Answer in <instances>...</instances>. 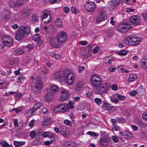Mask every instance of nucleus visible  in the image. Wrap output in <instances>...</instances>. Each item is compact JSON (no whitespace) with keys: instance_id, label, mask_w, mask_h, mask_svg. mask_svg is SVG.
Returning <instances> with one entry per match:
<instances>
[{"instance_id":"nucleus-1","label":"nucleus","mask_w":147,"mask_h":147,"mask_svg":"<svg viewBox=\"0 0 147 147\" xmlns=\"http://www.w3.org/2000/svg\"><path fill=\"white\" fill-rule=\"evenodd\" d=\"M30 32V30L28 26H22L18 29L15 36L16 39L20 41L26 36L28 35Z\"/></svg>"},{"instance_id":"nucleus-2","label":"nucleus","mask_w":147,"mask_h":147,"mask_svg":"<svg viewBox=\"0 0 147 147\" xmlns=\"http://www.w3.org/2000/svg\"><path fill=\"white\" fill-rule=\"evenodd\" d=\"M32 89L33 92L36 94H38L41 92L42 85L40 78H36L32 81Z\"/></svg>"},{"instance_id":"nucleus-3","label":"nucleus","mask_w":147,"mask_h":147,"mask_svg":"<svg viewBox=\"0 0 147 147\" xmlns=\"http://www.w3.org/2000/svg\"><path fill=\"white\" fill-rule=\"evenodd\" d=\"M63 72L65 82L68 85L73 84L75 79L74 74L71 72L70 70L68 69H64Z\"/></svg>"},{"instance_id":"nucleus-4","label":"nucleus","mask_w":147,"mask_h":147,"mask_svg":"<svg viewBox=\"0 0 147 147\" xmlns=\"http://www.w3.org/2000/svg\"><path fill=\"white\" fill-rule=\"evenodd\" d=\"M90 82L92 86L98 87L102 84V79L98 74H93L91 76Z\"/></svg>"},{"instance_id":"nucleus-5","label":"nucleus","mask_w":147,"mask_h":147,"mask_svg":"<svg viewBox=\"0 0 147 147\" xmlns=\"http://www.w3.org/2000/svg\"><path fill=\"white\" fill-rule=\"evenodd\" d=\"M124 42L126 45L128 44L130 45H134L138 44L140 40V38H137L132 36H126L124 39Z\"/></svg>"},{"instance_id":"nucleus-6","label":"nucleus","mask_w":147,"mask_h":147,"mask_svg":"<svg viewBox=\"0 0 147 147\" xmlns=\"http://www.w3.org/2000/svg\"><path fill=\"white\" fill-rule=\"evenodd\" d=\"M74 108V107L72 105L71 103H69L67 105L62 104L59 106L56 107L54 108L53 111L54 113H56L61 111L66 112L68 111L69 109H72Z\"/></svg>"},{"instance_id":"nucleus-7","label":"nucleus","mask_w":147,"mask_h":147,"mask_svg":"<svg viewBox=\"0 0 147 147\" xmlns=\"http://www.w3.org/2000/svg\"><path fill=\"white\" fill-rule=\"evenodd\" d=\"M131 27V25L129 24L125 23L124 24L118 25L117 27V29L119 32L122 33H124L128 31Z\"/></svg>"},{"instance_id":"nucleus-8","label":"nucleus","mask_w":147,"mask_h":147,"mask_svg":"<svg viewBox=\"0 0 147 147\" xmlns=\"http://www.w3.org/2000/svg\"><path fill=\"white\" fill-rule=\"evenodd\" d=\"M59 91L61 93V96L59 99V101L62 102L67 100L70 95L69 91L63 87L60 88Z\"/></svg>"},{"instance_id":"nucleus-9","label":"nucleus","mask_w":147,"mask_h":147,"mask_svg":"<svg viewBox=\"0 0 147 147\" xmlns=\"http://www.w3.org/2000/svg\"><path fill=\"white\" fill-rule=\"evenodd\" d=\"M42 106V103L38 102H36L34 105L33 107L30 109L28 111V114H30L31 116L34 115L36 111L39 109Z\"/></svg>"},{"instance_id":"nucleus-10","label":"nucleus","mask_w":147,"mask_h":147,"mask_svg":"<svg viewBox=\"0 0 147 147\" xmlns=\"http://www.w3.org/2000/svg\"><path fill=\"white\" fill-rule=\"evenodd\" d=\"M67 35L65 32L61 31L58 33L57 38L60 43L65 42L66 39Z\"/></svg>"},{"instance_id":"nucleus-11","label":"nucleus","mask_w":147,"mask_h":147,"mask_svg":"<svg viewBox=\"0 0 147 147\" xmlns=\"http://www.w3.org/2000/svg\"><path fill=\"white\" fill-rule=\"evenodd\" d=\"M85 8L88 12H92L95 9V4L93 2L87 1L85 5Z\"/></svg>"},{"instance_id":"nucleus-12","label":"nucleus","mask_w":147,"mask_h":147,"mask_svg":"<svg viewBox=\"0 0 147 147\" xmlns=\"http://www.w3.org/2000/svg\"><path fill=\"white\" fill-rule=\"evenodd\" d=\"M60 133L64 137H68L69 136V130L66 126H63L59 128Z\"/></svg>"},{"instance_id":"nucleus-13","label":"nucleus","mask_w":147,"mask_h":147,"mask_svg":"<svg viewBox=\"0 0 147 147\" xmlns=\"http://www.w3.org/2000/svg\"><path fill=\"white\" fill-rule=\"evenodd\" d=\"M110 138L104 137L100 138L99 140V143L100 145L104 146H107L109 143Z\"/></svg>"},{"instance_id":"nucleus-14","label":"nucleus","mask_w":147,"mask_h":147,"mask_svg":"<svg viewBox=\"0 0 147 147\" xmlns=\"http://www.w3.org/2000/svg\"><path fill=\"white\" fill-rule=\"evenodd\" d=\"M129 20L131 23L134 26L138 25L140 22V20L138 19L136 16H133L130 17Z\"/></svg>"},{"instance_id":"nucleus-15","label":"nucleus","mask_w":147,"mask_h":147,"mask_svg":"<svg viewBox=\"0 0 147 147\" xmlns=\"http://www.w3.org/2000/svg\"><path fill=\"white\" fill-rule=\"evenodd\" d=\"M49 42L50 44L53 47L55 48H58L60 46L61 44L57 38H54L50 39Z\"/></svg>"},{"instance_id":"nucleus-16","label":"nucleus","mask_w":147,"mask_h":147,"mask_svg":"<svg viewBox=\"0 0 147 147\" xmlns=\"http://www.w3.org/2000/svg\"><path fill=\"white\" fill-rule=\"evenodd\" d=\"M54 95L55 94L47 90V93L45 96V100L48 102L51 101L54 97Z\"/></svg>"},{"instance_id":"nucleus-17","label":"nucleus","mask_w":147,"mask_h":147,"mask_svg":"<svg viewBox=\"0 0 147 147\" xmlns=\"http://www.w3.org/2000/svg\"><path fill=\"white\" fill-rule=\"evenodd\" d=\"M48 90L55 94V93L58 91L59 88L58 86H57L55 85H52L49 87V89H48Z\"/></svg>"},{"instance_id":"nucleus-18","label":"nucleus","mask_w":147,"mask_h":147,"mask_svg":"<svg viewBox=\"0 0 147 147\" xmlns=\"http://www.w3.org/2000/svg\"><path fill=\"white\" fill-rule=\"evenodd\" d=\"M30 14V10L27 9L25 8L22 9L21 16L22 18H24L29 16Z\"/></svg>"},{"instance_id":"nucleus-19","label":"nucleus","mask_w":147,"mask_h":147,"mask_svg":"<svg viewBox=\"0 0 147 147\" xmlns=\"http://www.w3.org/2000/svg\"><path fill=\"white\" fill-rule=\"evenodd\" d=\"M64 144L66 147H76L77 144L72 141H65Z\"/></svg>"},{"instance_id":"nucleus-20","label":"nucleus","mask_w":147,"mask_h":147,"mask_svg":"<svg viewBox=\"0 0 147 147\" xmlns=\"http://www.w3.org/2000/svg\"><path fill=\"white\" fill-rule=\"evenodd\" d=\"M42 20L43 22H46L45 20L46 18L51 16L50 12L47 11H44L42 13Z\"/></svg>"},{"instance_id":"nucleus-21","label":"nucleus","mask_w":147,"mask_h":147,"mask_svg":"<svg viewBox=\"0 0 147 147\" xmlns=\"http://www.w3.org/2000/svg\"><path fill=\"white\" fill-rule=\"evenodd\" d=\"M110 87L109 84H107L104 85V86L100 88L102 94L106 93L109 90Z\"/></svg>"},{"instance_id":"nucleus-22","label":"nucleus","mask_w":147,"mask_h":147,"mask_svg":"<svg viewBox=\"0 0 147 147\" xmlns=\"http://www.w3.org/2000/svg\"><path fill=\"white\" fill-rule=\"evenodd\" d=\"M106 17L103 13L99 14L98 17L96 18V21L98 22H100L104 20Z\"/></svg>"},{"instance_id":"nucleus-23","label":"nucleus","mask_w":147,"mask_h":147,"mask_svg":"<svg viewBox=\"0 0 147 147\" xmlns=\"http://www.w3.org/2000/svg\"><path fill=\"white\" fill-rule=\"evenodd\" d=\"M114 107L111 106V105L105 102L104 103L102 107V109L106 110H110L112 108Z\"/></svg>"},{"instance_id":"nucleus-24","label":"nucleus","mask_w":147,"mask_h":147,"mask_svg":"<svg viewBox=\"0 0 147 147\" xmlns=\"http://www.w3.org/2000/svg\"><path fill=\"white\" fill-rule=\"evenodd\" d=\"M33 40L35 42H38L40 44L42 43V41L40 40V35L38 34H36L32 36Z\"/></svg>"},{"instance_id":"nucleus-25","label":"nucleus","mask_w":147,"mask_h":147,"mask_svg":"<svg viewBox=\"0 0 147 147\" xmlns=\"http://www.w3.org/2000/svg\"><path fill=\"white\" fill-rule=\"evenodd\" d=\"M84 85V83L83 82L80 81L76 88V91L78 92L80 91Z\"/></svg>"},{"instance_id":"nucleus-26","label":"nucleus","mask_w":147,"mask_h":147,"mask_svg":"<svg viewBox=\"0 0 147 147\" xmlns=\"http://www.w3.org/2000/svg\"><path fill=\"white\" fill-rule=\"evenodd\" d=\"M51 119L50 118L47 117L45 118L42 121V123L45 126H48L51 123Z\"/></svg>"},{"instance_id":"nucleus-27","label":"nucleus","mask_w":147,"mask_h":147,"mask_svg":"<svg viewBox=\"0 0 147 147\" xmlns=\"http://www.w3.org/2000/svg\"><path fill=\"white\" fill-rule=\"evenodd\" d=\"M141 65L143 68L145 69L147 67V58H143L142 59Z\"/></svg>"},{"instance_id":"nucleus-28","label":"nucleus","mask_w":147,"mask_h":147,"mask_svg":"<svg viewBox=\"0 0 147 147\" xmlns=\"http://www.w3.org/2000/svg\"><path fill=\"white\" fill-rule=\"evenodd\" d=\"M137 76L135 74H131L129 76L128 80V82H132L134 81L137 78Z\"/></svg>"},{"instance_id":"nucleus-29","label":"nucleus","mask_w":147,"mask_h":147,"mask_svg":"<svg viewBox=\"0 0 147 147\" xmlns=\"http://www.w3.org/2000/svg\"><path fill=\"white\" fill-rule=\"evenodd\" d=\"M136 123L141 127H145L147 126V123H144L141 120H138L136 121Z\"/></svg>"},{"instance_id":"nucleus-30","label":"nucleus","mask_w":147,"mask_h":147,"mask_svg":"<svg viewBox=\"0 0 147 147\" xmlns=\"http://www.w3.org/2000/svg\"><path fill=\"white\" fill-rule=\"evenodd\" d=\"M124 134L125 137L127 139H130L133 138V136L130 131H125Z\"/></svg>"},{"instance_id":"nucleus-31","label":"nucleus","mask_w":147,"mask_h":147,"mask_svg":"<svg viewBox=\"0 0 147 147\" xmlns=\"http://www.w3.org/2000/svg\"><path fill=\"white\" fill-rule=\"evenodd\" d=\"M32 22L34 24L35 22H38L39 21V19L36 14L34 13L32 16Z\"/></svg>"},{"instance_id":"nucleus-32","label":"nucleus","mask_w":147,"mask_h":147,"mask_svg":"<svg viewBox=\"0 0 147 147\" xmlns=\"http://www.w3.org/2000/svg\"><path fill=\"white\" fill-rule=\"evenodd\" d=\"M114 59V57L112 56H109L108 57H106L105 58V63H108L111 64V62L113 59Z\"/></svg>"},{"instance_id":"nucleus-33","label":"nucleus","mask_w":147,"mask_h":147,"mask_svg":"<svg viewBox=\"0 0 147 147\" xmlns=\"http://www.w3.org/2000/svg\"><path fill=\"white\" fill-rule=\"evenodd\" d=\"M24 3L23 0H17L16 2V7L18 8H21L23 5Z\"/></svg>"},{"instance_id":"nucleus-34","label":"nucleus","mask_w":147,"mask_h":147,"mask_svg":"<svg viewBox=\"0 0 147 147\" xmlns=\"http://www.w3.org/2000/svg\"><path fill=\"white\" fill-rule=\"evenodd\" d=\"M55 23L56 25L58 27L60 28L62 26V21L59 18L55 20Z\"/></svg>"},{"instance_id":"nucleus-35","label":"nucleus","mask_w":147,"mask_h":147,"mask_svg":"<svg viewBox=\"0 0 147 147\" xmlns=\"http://www.w3.org/2000/svg\"><path fill=\"white\" fill-rule=\"evenodd\" d=\"M0 144L3 147H12L11 145H9L5 141H1L0 142Z\"/></svg>"},{"instance_id":"nucleus-36","label":"nucleus","mask_w":147,"mask_h":147,"mask_svg":"<svg viewBox=\"0 0 147 147\" xmlns=\"http://www.w3.org/2000/svg\"><path fill=\"white\" fill-rule=\"evenodd\" d=\"M119 3L114 0H113L110 5L111 7L113 9H114Z\"/></svg>"},{"instance_id":"nucleus-37","label":"nucleus","mask_w":147,"mask_h":147,"mask_svg":"<svg viewBox=\"0 0 147 147\" xmlns=\"http://www.w3.org/2000/svg\"><path fill=\"white\" fill-rule=\"evenodd\" d=\"M3 42L5 46L10 47L13 44V41H3Z\"/></svg>"},{"instance_id":"nucleus-38","label":"nucleus","mask_w":147,"mask_h":147,"mask_svg":"<svg viewBox=\"0 0 147 147\" xmlns=\"http://www.w3.org/2000/svg\"><path fill=\"white\" fill-rule=\"evenodd\" d=\"M50 55L53 57L55 58L56 59H59L60 58V55L59 54H56L54 52H52Z\"/></svg>"},{"instance_id":"nucleus-39","label":"nucleus","mask_w":147,"mask_h":147,"mask_svg":"<svg viewBox=\"0 0 147 147\" xmlns=\"http://www.w3.org/2000/svg\"><path fill=\"white\" fill-rule=\"evenodd\" d=\"M10 15V13L7 12L4 16H3L2 19L5 21H6L9 18Z\"/></svg>"},{"instance_id":"nucleus-40","label":"nucleus","mask_w":147,"mask_h":147,"mask_svg":"<svg viewBox=\"0 0 147 147\" xmlns=\"http://www.w3.org/2000/svg\"><path fill=\"white\" fill-rule=\"evenodd\" d=\"M110 100L112 102L115 104L118 103L119 102V99L117 98H116L115 96H114L111 97Z\"/></svg>"},{"instance_id":"nucleus-41","label":"nucleus","mask_w":147,"mask_h":147,"mask_svg":"<svg viewBox=\"0 0 147 147\" xmlns=\"http://www.w3.org/2000/svg\"><path fill=\"white\" fill-rule=\"evenodd\" d=\"M115 96L119 100H124L125 99V96H124L121 95L118 93H116Z\"/></svg>"},{"instance_id":"nucleus-42","label":"nucleus","mask_w":147,"mask_h":147,"mask_svg":"<svg viewBox=\"0 0 147 147\" xmlns=\"http://www.w3.org/2000/svg\"><path fill=\"white\" fill-rule=\"evenodd\" d=\"M71 11L72 13L76 14L79 12V10L77 9L76 7L73 6L71 8Z\"/></svg>"},{"instance_id":"nucleus-43","label":"nucleus","mask_w":147,"mask_h":147,"mask_svg":"<svg viewBox=\"0 0 147 147\" xmlns=\"http://www.w3.org/2000/svg\"><path fill=\"white\" fill-rule=\"evenodd\" d=\"M26 79V78L24 76H21L18 78V81L17 82L18 83L21 82H23Z\"/></svg>"},{"instance_id":"nucleus-44","label":"nucleus","mask_w":147,"mask_h":147,"mask_svg":"<svg viewBox=\"0 0 147 147\" xmlns=\"http://www.w3.org/2000/svg\"><path fill=\"white\" fill-rule=\"evenodd\" d=\"M3 41H13L11 38L9 36H5L4 37Z\"/></svg>"},{"instance_id":"nucleus-45","label":"nucleus","mask_w":147,"mask_h":147,"mask_svg":"<svg viewBox=\"0 0 147 147\" xmlns=\"http://www.w3.org/2000/svg\"><path fill=\"white\" fill-rule=\"evenodd\" d=\"M138 92L139 93H142L144 91V89H143V86L140 85L137 89V92Z\"/></svg>"},{"instance_id":"nucleus-46","label":"nucleus","mask_w":147,"mask_h":147,"mask_svg":"<svg viewBox=\"0 0 147 147\" xmlns=\"http://www.w3.org/2000/svg\"><path fill=\"white\" fill-rule=\"evenodd\" d=\"M94 101L97 105H99L102 102V100L98 98H96L94 99Z\"/></svg>"},{"instance_id":"nucleus-47","label":"nucleus","mask_w":147,"mask_h":147,"mask_svg":"<svg viewBox=\"0 0 147 147\" xmlns=\"http://www.w3.org/2000/svg\"><path fill=\"white\" fill-rule=\"evenodd\" d=\"M64 123L66 125H67L70 127H72V125L71 124V121L68 119H65L64 121Z\"/></svg>"},{"instance_id":"nucleus-48","label":"nucleus","mask_w":147,"mask_h":147,"mask_svg":"<svg viewBox=\"0 0 147 147\" xmlns=\"http://www.w3.org/2000/svg\"><path fill=\"white\" fill-rule=\"evenodd\" d=\"M62 76L59 72H57L55 73L54 75V78L55 79H58L60 78Z\"/></svg>"},{"instance_id":"nucleus-49","label":"nucleus","mask_w":147,"mask_h":147,"mask_svg":"<svg viewBox=\"0 0 147 147\" xmlns=\"http://www.w3.org/2000/svg\"><path fill=\"white\" fill-rule=\"evenodd\" d=\"M9 6L12 8H15L16 7V3L13 1H11L9 2Z\"/></svg>"},{"instance_id":"nucleus-50","label":"nucleus","mask_w":147,"mask_h":147,"mask_svg":"<svg viewBox=\"0 0 147 147\" xmlns=\"http://www.w3.org/2000/svg\"><path fill=\"white\" fill-rule=\"evenodd\" d=\"M100 47L99 46H96L93 49V53L94 54L97 53L99 51Z\"/></svg>"},{"instance_id":"nucleus-51","label":"nucleus","mask_w":147,"mask_h":147,"mask_svg":"<svg viewBox=\"0 0 147 147\" xmlns=\"http://www.w3.org/2000/svg\"><path fill=\"white\" fill-rule=\"evenodd\" d=\"M36 132L34 131H32L30 132V136L32 138H34L36 136Z\"/></svg>"},{"instance_id":"nucleus-52","label":"nucleus","mask_w":147,"mask_h":147,"mask_svg":"<svg viewBox=\"0 0 147 147\" xmlns=\"http://www.w3.org/2000/svg\"><path fill=\"white\" fill-rule=\"evenodd\" d=\"M114 33L113 31L111 30H110L107 32V36L109 37H111L113 35Z\"/></svg>"},{"instance_id":"nucleus-53","label":"nucleus","mask_w":147,"mask_h":147,"mask_svg":"<svg viewBox=\"0 0 147 147\" xmlns=\"http://www.w3.org/2000/svg\"><path fill=\"white\" fill-rule=\"evenodd\" d=\"M87 133L88 134L92 136L96 137L98 135V134L97 133L91 131H88Z\"/></svg>"},{"instance_id":"nucleus-54","label":"nucleus","mask_w":147,"mask_h":147,"mask_svg":"<svg viewBox=\"0 0 147 147\" xmlns=\"http://www.w3.org/2000/svg\"><path fill=\"white\" fill-rule=\"evenodd\" d=\"M112 130L114 131H118L120 129V127L117 125L114 126H112Z\"/></svg>"},{"instance_id":"nucleus-55","label":"nucleus","mask_w":147,"mask_h":147,"mask_svg":"<svg viewBox=\"0 0 147 147\" xmlns=\"http://www.w3.org/2000/svg\"><path fill=\"white\" fill-rule=\"evenodd\" d=\"M16 52L18 54H21L23 53L24 51L20 49H17L16 50Z\"/></svg>"},{"instance_id":"nucleus-56","label":"nucleus","mask_w":147,"mask_h":147,"mask_svg":"<svg viewBox=\"0 0 147 147\" xmlns=\"http://www.w3.org/2000/svg\"><path fill=\"white\" fill-rule=\"evenodd\" d=\"M54 141V140H51L50 141H47L45 142V144L47 146H48L51 144L53 143Z\"/></svg>"},{"instance_id":"nucleus-57","label":"nucleus","mask_w":147,"mask_h":147,"mask_svg":"<svg viewBox=\"0 0 147 147\" xmlns=\"http://www.w3.org/2000/svg\"><path fill=\"white\" fill-rule=\"evenodd\" d=\"M137 93V91L136 90H134L132 91L129 92V95L131 96L135 95Z\"/></svg>"},{"instance_id":"nucleus-58","label":"nucleus","mask_w":147,"mask_h":147,"mask_svg":"<svg viewBox=\"0 0 147 147\" xmlns=\"http://www.w3.org/2000/svg\"><path fill=\"white\" fill-rule=\"evenodd\" d=\"M50 132V131L44 132L42 133V136L44 137H48Z\"/></svg>"},{"instance_id":"nucleus-59","label":"nucleus","mask_w":147,"mask_h":147,"mask_svg":"<svg viewBox=\"0 0 147 147\" xmlns=\"http://www.w3.org/2000/svg\"><path fill=\"white\" fill-rule=\"evenodd\" d=\"M142 16L144 20L147 21V12H144L142 14Z\"/></svg>"},{"instance_id":"nucleus-60","label":"nucleus","mask_w":147,"mask_h":147,"mask_svg":"<svg viewBox=\"0 0 147 147\" xmlns=\"http://www.w3.org/2000/svg\"><path fill=\"white\" fill-rule=\"evenodd\" d=\"M117 120H116L114 119H111V122L112 123V126H114L117 125Z\"/></svg>"},{"instance_id":"nucleus-61","label":"nucleus","mask_w":147,"mask_h":147,"mask_svg":"<svg viewBox=\"0 0 147 147\" xmlns=\"http://www.w3.org/2000/svg\"><path fill=\"white\" fill-rule=\"evenodd\" d=\"M44 29L46 30V32L47 33H49L50 32V27L49 26H45L43 28Z\"/></svg>"},{"instance_id":"nucleus-62","label":"nucleus","mask_w":147,"mask_h":147,"mask_svg":"<svg viewBox=\"0 0 147 147\" xmlns=\"http://www.w3.org/2000/svg\"><path fill=\"white\" fill-rule=\"evenodd\" d=\"M13 121L14 123V125L15 127H18V124L17 120L16 119H14L13 120Z\"/></svg>"},{"instance_id":"nucleus-63","label":"nucleus","mask_w":147,"mask_h":147,"mask_svg":"<svg viewBox=\"0 0 147 147\" xmlns=\"http://www.w3.org/2000/svg\"><path fill=\"white\" fill-rule=\"evenodd\" d=\"M117 121L120 123H123L125 122V120L124 118H118L116 119Z\"/></svg>"},{"instance_id":"nucleus-64","label":"nucleus","mask_w":147,"mask_h":147,"mask_svg":"<svg viewBox=\"0 0 147 147\" xmlns=\"http://www.w3.org/2000/svg\"><path fill=\"white\" fill-rule=\"evenodd\" d=\"M142 118L144 120L147 121V112L144 113L142 115Z\"/></svg>"}]
</instances>
